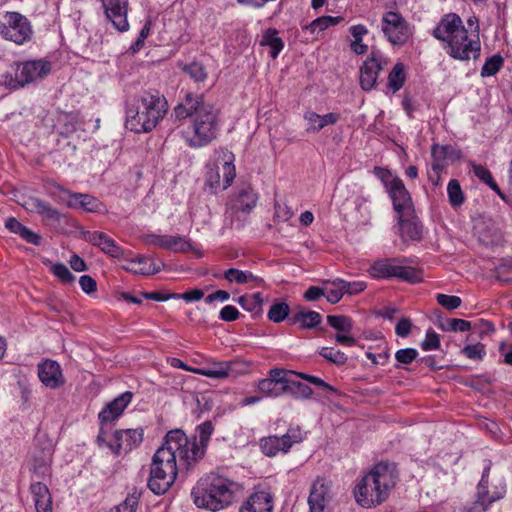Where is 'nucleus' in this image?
Returning <instances> with one entry per match:
<instances>
[{
	"label": "nucleus",
	"mask_w": 512,
	"mask_h": 512,
	"mask_svg": "<svg viewBox=\"0 0 512 512\" xmlns=\"http://www.w3.org/2000/svg\"><path fill=\"white\" fill-rule=\"evenodd\" d=\"M234 486L235 483L228 478L210 473L197 481L191 496L198 508L216 512L232 503Z\"/></svg>",
	"instance_id": "423d86ee"
},
{
	"label": "nucleus",
	"mask_w": 512,
	"mask_h": 512,
	"mask_svg": "<svg viewBox=\"0 0 512 512\" xmlns=\"http://www.w3.org/2000/svg\"><path fill=\"white\" fill-rule=\"evenodd\" d=\"M52 273L64 284H71L75 281V276L63 263H56L51 266Z\"/></svg>",
	"instance_id": "5fc2aeb1"
},
{
	"label": "nucleus",
	"mask_w": 512,
	"mask_h": 512,
	"mask_svg": "<svg viewBox=\"0 0 512 512\" xmlns=\"http://www.w3.org/2000/svg\"><path fill=\"white\" fill-rule=\"evenodd\" d=\"M259 445L261 451L268 457L276 456L278 453H287L285 448L282 447L280 437L277 436L262 438Z\"/></svg>",
	"instance_id": "e433bc0d"
},
{
	"label": "nucleus",
	"mask_w": 512,
	"mask_h": 512,
	"mask_svg": "<svg viewBox=\"0 0 512 512\" xmlns=\"http://www.w3.org/2000/svg\"><path fill=\"white\" fill-rule=\"evenodd\" d=\"M413 213L409 216L407 213L397 215L398 233L404 241H418L422 237V227Z\"/></svg>",
	"instance_id": "cd10ccee"
},
{
	"label": "nucleus",
	"mask_w": 512,
	"mask_h": 512,
	"mask_svg": "<svg viewBox=\"0 0 512 512\" xmlns=\"http://www.w3.org/2000/svg\"><path fill=\"white\" fill-rule=\"evenodd\" d=\"M275 491L270 486L261 484L258 486V512H273Z\"/></svg>",
	"instance_id": "72a5a7b5"
},
{
	"label": "nucleus",
	"mask_w": 512,
	"mask_h": 512,
	"mask_svg": "<svg viewBox=\"0 0 512 512\" xmlns=\"http://www.w3.org/2000/svg\"><path fill=\"white\" fill-rule=\"evenodd\" d=\"M79 285L83 292L87 294H91L96 291L97 283L96 281L89 275H83L79 279Z\"/></svg>",
	"instance_id": "338daca9"
},
{
	"label": "nucleus",
	"mask_w": 512,
	"mask_h": 512,
	"mask_svg": "<svg viewBox=\"0 0 512 512\" xmlns=\"http://www.w3.org/2000/svg\"><path fill=\"white\" fill-rule=\"evenodd\" d=\"M373 278H398L415 283L421 280L420 273L413 267L405 266L399 259H381L375 261L368 270Z\"/></svg>",
	"instance_id": "9b49d317"
},
{
	"label": "nucleus",
	"mask_w": 512,
	"mask_h": 512,
	"mask_svg": "<svg viewBox=\"0 0 512 512\" xmlns=\"http://www.w3.org/2000/svg\"><path fill=\"white\" fill-rule=\"evenodd\" d=\"M37 512H52V497L46 484L35 482L30 485Z\"/></svg>",
	"instance_id": "c85d7f7f"
},
{
	"label": "nucleus",
	"mask_w": 512,
	"mask_h": 512,
	"mask_svg": "<svg viewBox=\"0 0 512 512\" xmlns=\"http://www.w3.org/2000/svg\"><path fill=\"white\" fill-rule=\"evenodd\" d=\"M420 346L424 351L437 350L440 347L439 335L433 329H428Z\"/></svg>",
	"instance_id": "4d7b16f0"
},
{
	"label": "nucleus",
	"mask_w": 512,
	"mask_h": 512,
	"mask_svg": "<svg viewBox=\"0 0 512 512\" xmlns=\"http://www.w3.org/2000/svg\"><path fill=\"white\" fill-rule=\"evenodd\" d=\"M197 434L188 437L183 430L174 429L167 433L182 449L180 453L181 467L186 470H194L198 463L204 458L211 435L214 432L212 421L207 420L196 428Z\"/></svg>",
	"instance_id": "0eeeda50"
},
{
	"label": "nucleus",
	"mask_w": 512,
	"mask_h": 512,
	"mask_svg": "<svg viewBox=\"0 0 512 512\" xmlns=\"http://www.w3.org/2000/svg\"><path fill=\"white\" fill-rule=\"evenodd\" d=\"M256 205V198L253 194V189L249 185L247 188H242L238 191L236 208L242 212H251Z\"/></svg>",
	"instance_id": "c9c22d12"
},
{
	"label": "nucleus",
	"mask_w": 512,
	"mask_h": 512,
	"mask_svg": "<svg viewBox=\"0 0 512 512\" xmlns=\"http://www.w3.org/2000/svg\"><path fill=\"white\" fill-rule=\"evenodd\" d=\"M374 174L385 186L396 214L407 213V216H409L414 210L413 202L403 181L390 170L382 167H375Z\"/></svg>",
	"instance_id": "1a4fd4ad"
},
{
	"label": "nucleus",
	"mask_w": 512,
	"mask_h": 512,
	"mask_svg": "<svg viewBox=\"0 0 512 512\" xmlns=\"http://www.w3.org/2000/svg\"><path fill=\"white\" fill-rule=\"evenodd\" d=\"M260 45L261 54L267 53L272 59H275L284 48V42L275 29L263 33Z\"/></svg>",
	"instance_id": "c756f323"
},
{
	"label": "nucleus",
	"mask_w": 512,
	"mask_h": 512,
	"mask_svg": "<svg viewBox=\"0 0 512 512\" xmlns=\"http://www.w3.org/2000/svg\"><path fill=\"white\" fill-rule=\"evenodd\" d=\"M38 377L44 386L57 389L65 384V378L57 361L46 359L37 366Z\"/></svg>",
	"instance_id": "b1692460"
},
{
	"label": "nucleus",
	"mask_w": 512,
	"mask_h": 512,
	"mask_svg": "<svg viewBox=\"0 0 512 512\" xmlns=\"http://www.w3.org/2000/svg\"><path fill=\"white\" fill-rule=\"evenodd\" d=\"M51 71V63L44 59L29 60L16 64L14 75H3V84L10 89H19L38 79L47 76Z\"/></svg>",
	"instance_id": "9d476101"
},
{
	"label": "nucleus",
	"mask_w": 512,
	"mask_h": 512,
	"mask_svg": "<svg viewBox=\"0 0 512 512\" xmlns=\"http://www.w3.org/2000/svg\"><path fill=\"white\" fill-rule=\"evenodd\" d=\"M139 494L133 492L119 505L113 507L110 512H136L139 502Z\"/></svg>",
	"instance_id": "603ef678"
},
{
	"label": "nucleus",
	"mask_w": 512,
	"mask_h": 512,
	"mask_svg": "<svg viewBox=\"0 0 512 512\" xmlns=\"http://www.w3.org/2000/svg\"><path fill=\"white\" fill-rule=\"evenodd\" d=\"M418 356V351L414 348L400 349L395 353V359L402 364H410Z\"/></svg>",
	"instance_id": "bf43d9fd"
},
{
	"label": "nucleus",
	"mask_w": 512,
	"mask_h": 512,
	"mask_svg": "<svg viewBox=\"0 0 512 512\" xmlns=\"http://www.w3.org/2000/svg\"><path fill=\"white\" fill-rule=\"evenodd\" d=\"M305 437L306 433L300 427H290L280 439L282 447L288 452L294 444L301 443Z\"/></svg>",
	"instance_id": "37998d69"
},
{
	"label": "nucleus",
	"mask_w": 512,
	"mask_h": 512,
	"mask_svg": "<svg viewBox=\"0 0 512 512\" xmlns=\"http://www.w3.org/2000/svg\"><path fill=\"white\" fill-rule=\"evenodd\" d=\"M406 80L405 67L402 63H396L388 76V87L397 92Z\"/></svg>",
	"instance_id": "79ce46f5"
},
{
	"label": "nucleus",
	"mask_w": 512,
	"mask_h": 512,
	"mask_svg": "<svg viewBox=\"0 0 512 512\" xmlns=\"http://www.w3.org/2000/svg\"><path fill=\"white\" fill-rule=\"evenodd\" d=\"M324 296L331 304L338 303L345 294V281L335 279L333 281H325L323 283Z\"/></svg>",
	"instance_id": "473e14b6"
},
{
	"label": "nucleus",
	"mask_w": 512,
	"mask_h": 512,
	"mask_svg": "<svg viewBox=\"0 0 512 512\" xmlns=\"http://www.w3.org/2000/svg\"><path fill=\"white\" fill-rule=\"evenodd\" d=\"M60 190L64 195L63 200L70 208L82 209L86 212H99L102 207V202L92 195L74 193L62 188Z\"/></svg>",
	"instance_id": "a878e982"
},
{
	"label": "nucleus",
	"mask_w": 512,
	"mask_h": 512,
	"mask_svg": "<svg viewBox=\"0 0 512 512\" xmlns=\"http://www.w3.org/2000/svg\"><path fill=\"white\" fill-rule=\"evenodd\" d=\"M332 501L331 482L323 478L316 479L308 497L309 512H331Z\"/></svg>",
	"instance_id": "a211bd4d"
},
{
	"label": "nucleus",
	"mask_w": 512,
	"mask_h": 512,
	"mask_svg": "<svg viewBox=\"0 0 512 512\" xmlns=\"http://www.w3.org/2000/svg\"><path fill=\"white\" fill-rule=\"evenodd\" d=\"M142 241L146 245L157 246L172 252L186 253L193 249L191 243L180 235H158L147 233L142 235Z\"/></svg>",
	"instance_id": "aec40b11"
},
{
	"label": "nucleus",
	"mask_w": 512,
	"mask_h": 512,
	"mask_svg": "<svg viewBox=\"0 0 512 512\" xmlns=\"http://www.w3.org/2000/svg\"><path fill=\"white\" fill-rule=\"evenodd\" d=\"M167 112L168 102L159 91H143L126 102L125 127L135 133H149Z\"/></svg>",
	"instance_id": "7ed1b4c3"
},
{
	"label": "nucleus",
	"mask_w": 512,
	"mask_h": 512,
	"mask_svg": "<svg viewBox=\"0 0 512 512\" xmlns=\"http://www.w3.org/2000/svg\"><path fill=\"white\" fill-rule=\"evenodd\" d=\"M229 377L236 378L238 376L250 373L253 364L245 360L227 361Z\"/></svg>",
	"instance_id": "8fccbe9b"
},
{
	"label": "nucleus",
	"mask_w": 512,
	"mask_h": 512,
	"mask_svg": "<svg viewBox=\"0 0 512 512\" xmlns=\"http://www.w3.org/2000/svg\"><path fill=\"white\" fill-rule=\"evenodd\" d=\"M143 428L116 430L110 442L105 440L101 446L106 445L115 456L122 452L128 453L137 448L143 441Z\"/></svg>",
	"instance_id": "f3484780"
},
{
	"label": "nucleus",
	"mask_w": 512,
	"mask_h": 512,
	"mask_svg": "<svg viewBox=\"0 0 512 512\" xmlns=\"http://www.w3.org/2000/svg\"><path fill=\"white\" fill-rule=\"evenodd\" d=\"M349 33L352 37L351 50L357 55L365 54L368 51V46L363 42V38L368 34L367 27L363 24L352 25L349 27Z\"/></svg>",
	"instance_id": "7c9ffc66"
},
{
	"label": "nucleus",
	"mask_w": 512,
	"mask_h": 512,
	"mask_svg": "<svg viewBox=\"0 0 512 512\" xmlns=\"http://www.w3.org/2000/svg\"><path fill=\"white\" fill-rule=\"evenodd\" d=\"M461 352L466 358L476 361H480L486 356V349L482 343L466 345Z\"/></svg>",
	"instance_id": "864d4df0"
},
{
	"label": "nucleus",
	"mask_w": 512,
	"mask_h": 512,
	"mask_svg": "<svg viewBox=\"0 0 512 512\" xmlns=\"http://www.w3.org/2000/svg\"><path fill=\"white\" fill-rule=\"evenodd\" d=\"M6 22L0 24L1 36L17 45L31 40L33 31L29 20L18 12H7L4 16Z\"/></svg>",
	"instance_id": "f8f14e48"
},
{
	"label": "nucleus",
	"mask_w": 512,
	"mask_h": 512,
	"mask_svg": "<svg viewBox=\"0 0 512 512\" xmlns=\"http://www.w3.org/2000/svg\"><path fill=\"white\" fill-rule=\"evenodd\" d=\"M386 59L379 51H372L360 70V84L364 90H371L377 82Z\"/></svg>",
	"instance_id": "412c9836"
},
{
	"label": "nucleus",
	"mask_w": 512,
	"mask_h": 512,
	"mask_svg": "<svg viewBox=\"0 0 512 512\" xmlns=\"http://www.w3.org/2000/svg\"><path fill=\"white\" fill-rule=\"evenodd\" d=\"M397 473L395 467L378 463L366 473L354 487V497L361 507L373 508L382 504L395 487Z\"/></svg>",
	"instance_id": "39448f33"
},
{
	"label": "nucleus",
	"mask_w": 512,
	"mask_h": 512,
	"mask_svg": "<svg viewBox=\"0 0 512 512\" xmlns=\"http://www.w3.org/2000/svg\"><path fill=\"white\" fill-rule=\"evenodd\" d=\"M303 119L308 133H318L327 126L335 125L340 120V114L329 112L320 115L312 110H308L304 113Z\"/></svg>",
	"instance_id": "bb28decb"
},
{
	"label": "nucleus",
	"mask_w": 512,
	"mask_h": 512,
	"mask_svg": "<svg viewBox=\"0 0 512 512\" xmlns=\"http://www.w3.org/2000/svg\"><path fill=\"white\" fill-rule=\"evenodd\" d=\"M26 208L50 220L58 221L60 218V213L57 209L53 208L48 202L38 198H30L26 202Z\"/></svg>",
	"instance_id": "2f4dec72"
},
{
	"label": "nucleus",
	"mask_w": 512,
	"mask_h": 512,
	"mask_svg": "<svg viewBox=\"0 0 512 512\" xmlns=\"http://www.w3.org/2000/svg\"><path fill=\"white\" fill-rule=\"evenodd\" d=\"M180 450L176 442L166 434L163 445L154 453L150 465L147 485L154 494H165L175 483L178 473L188 474L193 471L181 467Z\"/></svg>",
	"instance_id": "20e7f679"
},
{
	"label": "nucleus",
	"mask_w": 512,
	"mask_h": 512,
	"mask_svg": "<svg viewBox=\"0 0 512 512\" xmlns=\"http://www.w3.org/2000/svg\"><path fill=\"white\" fill-rule=\"evenodd\" d=\"M293 323H299L302 328H314L321 323L322 317L316 311H301L296 313Z\"/></svg>",
	"instance_id": "58836bf2"
},
{
	"label": "nucleus",
	"mask_w": 512,
	"mask_h": 512,
	"mask_svg": "<svg viewBox=\"0 0 512 512\" xmlns=\"http://www.w3.org/2000/svg\"><path fill=\"white\" fill-rule=\"evenodd\" d=\"M327 323L337 331L335 341L343 346H354L357 341L352 335L353 320L345 315H328Z\"/></svg>",
	"instance_id": "5701e85b"
},
{
	"label": "nucleus",
	"mask_w": 512,
	"mask_h": 512,
	"mask_svg": "<svg viewBox=\"0 0 512 512\" xmlns=\"http://www.w3.org/2000/svg\"><path fill=\"white\" fill-rule=\"evenodd\" d=\"M344 20L341 16H321L313 20L311 23L304 27L305 30L311 34H317L321 31L328 29L331 26H336Z\"/></svg>",
	"instance_id": "f704fd0d"
},
{
	"label": "nucleus",
	"mask_w": 512,
	"mask_h": 512,
	"mask_svg": "<svg viewBox=\"0 0 512 512\" xmlns=\"http://www.w3.org/2000/svg\"><path fill=\"white\" fill-rule=\"evenodd\" d=\"M473 172L477 178L487 184L493 191H495L501 198L504 199V195L501 192L499 186L494 181L491 172L482 165L472 164Z\"/></svg>",
	"instance_id": "a18cd8bd"
},
{
	"label": "nucleus",
	"mask_w": 512,
	"mask_h": 512,
	"mask_svg": "<svg viewBox=\"0 0 512 512\" xmlns=\"http://www.w3.org/2000/svg\"><path fill=\"white\" fill-rule=\"evenodd\" d=\"M412 322L409 318H401L395 327V333L399 337H407L411 332Z\"/></svg>",
	"instance_id": "e2e57ef3"
},
{
	"label": "nucleus",
	"mask_w": 512,
	"mask_h": 512,
	"mask_svg": "<svg viewBox=\"0 0 512 512\" xmlns=\"http://www.w3.org/2000/svg\"><path fill=\"white\" fill-rule=\"evenodd\" d=\"M133 398V393L126 391L109 402L99 413L100 430L97 436L99 446L105 442V426L120 417Z\"/></svg>",
	"instance_id": "dca6fc26"
},
{
	"label": "nucleus",
	"mask_w": 512,
	"mask_h": 512,
	"mask_svg": "<svg viewBox=\"0 0 512 512\" xmlns=\"http://www.w3.org/2000/svg\"><path fill=\"white\" fill-rule=\"evenodd\" d=\"M453 152V149L450 146H441L439 144H434L432 146V157L433 164L432 167L434 170H441L444 167V159L447 158L450 153Z\"/></svg>",
	"instance_id": "de8ad7c7"
},
{
	"label": "nucleus",
	"mask_w": 512,
	"mask_h": 512,
	"mask_svg": "<svg viewBox=\"0 0 512 512\" xmlns=\"http://www.w3.org/2000/svg\"><path fill=\"white\" fill-rule=\"evenodd\" d=\"M175 296H177L175 299H183L187 302L199 301L204 297V292L196 288L181 294L175 293Z\"/></svg>",
	"instance_id": "69168bd1"
},
{
	"label": "nucleus",
	"mask_w": 512,
	"mask_h": 512,
	"mask_svg": "<svg viewBox=\"0 0 512 512\" xmlns=\"http://www.w3.org/2000/svg\"><path fill=\"white\" fill-rule=\"evenodd\" d=\"M318 354L325 358L327 361L338 366L346 364L348 360V357L344 352L332 347H321L318 350Z\"/></svg>",
	"instance_id": "49530a36"
},
{
	"label": "nucleus",
	"mask_w": 512,
	"mask_h": 512,
	"mask_svg": "<svg viewBox=\"0 0 512 512\" xmlns=\"http://www.w3.org/2000/svg\"><path fill=\"white\" fill-rule=\"evenodd\" d=\"M436 299L442 307L449 310L457 309L462 302L460 297L446 294H437Z\"/></svg>",
	"instance_id": "13d9d810"
},
{
	"label": "nucleus",
	"mask_w": 512,
	"mask_h": 512,
	"mask_svg": "<svg viewBox=\"0 0 512 512\" xmlns=\"http://www.w3.org/2000/svg\"><path fill=\"white\" fill-rule=\"evenodd\" d=\"M132 263L142 265L140 268L135 269L136 273H140L142 275H153L160 271L159 266H156L152 260L145 257L134 259L132 260Z\"/></svg>",
	"instance_id": "6e6d98bb"
},
{
	"label": "nucleus",
	"mask_w": 512,
	"mask_h": 512,
	"mask_svg": "<svg viewBox=\"0 0 512 512\" xmlns=\"http://www.w3.org/2000/svg\"><path fill=\"white\" fill-rule=\"evenodd\" d=\"M504 59L501 55H493L486 59L482 69V77H490L495 75L503 66Z\"/></svg>",
	"instance_id": "09e8293b"
},
{
	"label": "nucleus",
	"mask_w": 512,
	"mask_h": 512,
	"mask_svg": "<svg viewBox=\"0 0 512 512\" xmlns=\"http://www.w3.org/2000/svg\"><path fill=\"white\" fill-rule=\"evenodd\" d=\"M234 154L225 148L214 151L213 158L206 165L205 189L217 194L229 188L235 177Z\"/></svg>",
	"instance_id": "6e6552de"
},
{
	"label": "nucleus",
	"mask_w": 512,
	"mask_h": 512,
	"mask_svg": "<svg viewBox=\"0 0 512 512\" xmlns=\"http://www.w3.org/2000/svg\"><path fill=\"white\" fill-rule=\"evenodd\" d=\"M448 201L453 208L462 206L465 202V195L458 180L451 179L447 185Z\"/></svg>",
	"instance_id": "4c0bfd02"
},
{
	"label": "nucleus",
	"mask_w": 512,
	"mask_h": 512,
	"mask_svg": "<svg viewBox=\"0 0 512 512\" xmlns=\"http://www.w3.org/2000/svg\"><path fill=\"white\" fill-rule=\"evenodd\" d=\"M219 317L223 321L232 322L238 319L239 311L232 305H226L221 309Z\"/></svg>",
	"instance_id": "0e129e2a"
},
{
	"label": "nucleus",
	"mask_w": 512,
	"mask_h": 512,
	"mask_svg": "<svg viewBox=\"0 0 512 512\" xmlns=\"http://www.w3.org/2000/svg\"><path fill=\"white\" fill-rule=\"evenodd\" d=\"M83 237L88 243L98 247L103 253L112 258H121L124 256V249L104 232L86 231Z\"/></svg>",
	"instance_id": "393cba45"
},
{
	"label": "nucleus",
	"mask_w": 512,
	"mask_h": 512,
	"mask_svg": "<svg viewBox=\"0 0 512 512\" xmlns=\"http://www.w3.org/2000/svg\"><path fill=\"white\" fill-rule=\"evenodd\" d=\"M294 371L283 369H271L269 377L258 382V394L266 397H277L289 388L288 375Z\"/></svg>",
	"instance_id": "6ab92c4d"
},
{
	"label": "nucleus",
	"mask_w": 512,
	"mask_h": 512,
	"mask_svg": "<svg viewBox=\"0 0 512 512\" xmlns=\"http://www.w3.org/2000/svg\"><path fill=\"white\" fill-rule=\"evenodd\" d=\"M215 278L223 277L229 283L244 284L249 280L254 279V275L251 272H245L236 268H229L223 272V274H214Z\"/></svg>",
	"instance_id": "a19ab883"
},
{
	"label": "nucleus",
	"mask_w": 512,
	"mask_h": 512,
	"mask_svg": "<svg viewBox=\"0 0 512 512\" xmlns=\"http://www.w3.org/2000/svg\"><path fill=\"white\" fill-rule=\"evenodd\" d=\"M195 373L213 379H224L229 377L227 361L218 362L208 368H198L194 370Z\"/></svg>",
	"instance_id": "ea45409f"
},
{
	"label": "nucleus",
	"mask_w": 512,
	"mask_h": 512,
	"mask_svg": "<svg viewBox=\"0 0 512 512\" xmlns=\"http://www.w3.org/2000/svg\"><path fill=\"white\" fill-rule=\"evenodd\" d=\"M101 3L107 19L113 26L122 32L128 30V0H101Z\"/></svg>",
	"instance_id": "4be33fe9"
},
{
	"label": "nucleus",
	"mask_w": 512,
	"mask_h": 512,
	"mask_svg": "<svg viewBox=\"0 0 512 512\" xmlns=\"http://www.w3.org/2000/svg\"><path fill=\"white\" fill-rule=\"evenodd\" d=\"M141 296L147 300L154 301H167L177 297L175 296V293H162L160 291L141 292Z\"/></svg>",
	"instance_id": "680f3d73"
},
{
	"label": "nucleus",
	"mask_w": 512,
	"mask_h": 512,
	"mask_svg": "<svg viewBox=\"0 0 512 512\" xmlns=\"http://www.w3.org/2000/svg\"><path fill=\"white\" fill-rule=\"evenodd\" d=\"M176 120L192 117L193 135L188 139L191 147H202L216 138L218 130V110L204 101L202 94L187 92L171 114Z\"/></svg>",
	"instance_id": "f257e3e1"
},
{
	"label": "nucleus",
	"mask_w": 512,
	"mask_h": 512,
	"mask_svg": "<svg viewBox=\"0 0 512 512\" xmlns=\"http://www.w3.org/2000/svg\"><path fill=\"white\" fill-rule=\"evenodd\" d=\"M179 66L195 82H204L207 79V71L200 62L194 61L189 64H180Z\"/></svg>",
	"instance_id": "c03bdc74"
},
{
	"label": "nucleus",
	"mask_w": 512,
	"mask_h": 512,
	"mask_svg": "<svg viewBox=\"0 0 512 512\" xmlns=\"http://www.w3.org/2000/svg\"><path fill=\"white\" fill-rule=\"evenodd\" d=\"M19 236L27 243L34 244L37 246L41 244V236L33 232L26 226L22 229V232L19 234Z\"/></svg>",
	"instance_id": "774afa93"
},
{
	"label": "nucleus",
	"mask_w": 512,
	"mask_h": 512,
	"mask_svg": "<svg viewBox=\"0 0 512 512\" xmlns=\"http://www.w3.org/2000/svg\"><path fill=\"white\" fill-rule=\"evenodd\" d=\"M489 467L483 472L481 481L477 488V498L469 512H485L492 503L504 498L506 494V483L504 480L498 481L491 489L488 487Z\"/></svg>",
	"instance_id": "4468645a"
},
{
	"label": "nucleus",
	"mask_w": 512,
	"mask_h": 512,
	"mask_svg": "<svg viewBox=\"0 0 512 512\" xmlns=\"http://www.w3.org/2000/svg\"><path fill=\"white\" fill-rule=\"evenodd\" d=\"M289 306L285 302H276L274 303L269 311L268 318L274 323L282 322L289 314Z\"/></svg>",
	"instance_id": "3c124183"
},
{
	"label": "nucleus",
	"mask_w": 512,
	"mask_h": 512,
	"mask_svg": "<svg viewBox=\"0 0 512 512\" xmlns=\"http://www.w3.org/2000/svg\"><path fill=\"white\" fill-rule=\"evenodd\" d=\"M381 31L392 45H403L412 35V29L406 19L394 11L382 15Z\"/></svg>",
	"instance_id": "ddd939ff"
},
{
	"label": "nucleus",
	"mask_w": 512,
	"mask_h": 512,
	"mask_svg": "<svg viewBox=\"0 0 512 512\" xmlns=\"http://www.w3.org/2000/svg\"><path fill=\"white\" fill-rule=\"evenodd\" d=\"M444 45L446 53L455 60H476L480 56L481 42L475 31H468L455 13L444 15L433 31Z\"/></svg>",
	"instance_id": "f03ea898"
},
{
	"label": "nucleus",
	"mask_w": 512,
	"mask_h": 512,
	"mask_svg": "<svg viewBox=\"0 0 512 512\" xmlns=\"http://www.w3.org/2000/svg\"><path fill=\"white\" fill-rule=\"evenodd\" d=\"M53 452V443L46 435H39L35 438L32 451V470L38 478L45 479L50 476Z\"/></svg>",
	"instance_id": "2eb2a0df"
},
{
	"label": "nucleus",
	"mask_w": 512,
	"mask_h": 512,
	"mask_svg": "<svg viewBox=\"0 0 512 512\" xmlns=\"http://www.w3.org/2000/svg\"><path fill=\"white\" fill-rule=\"evenodd\" d=\"M293 374H296L297 376L301 377L302 379L308 381L309 383H311L313 385L319 386V387H321L325 390L331 391V392H336V389L334 387H332L331 385L326 383L320 377H317L314 375H309V374L302 373V372H299V373L294 372Z\"/></svg>",
	"instance_id": "052dcab7"
}]
</instances>
